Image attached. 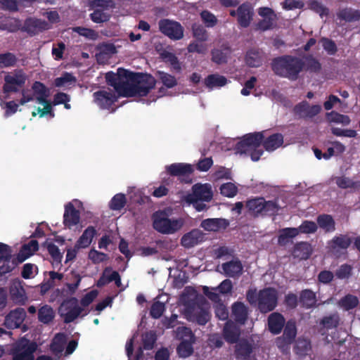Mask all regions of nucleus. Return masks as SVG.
<instances>
[{"label": "nucleus", "mask_w": 360, "mask_h": 360, "mask_svg": "<svg viewBox=\"0 0 360 360\" xmlns=\"http://www.w3.org/2000/svg\"><path fill=\"white\" fill-rule=\"evenodd\" d=\"M49 96V90L46 86L40 82H35L31 89H24L21 91V98L17 103L14 101L4 102L1 106L5 110V116L9 117L15 114L18 110L19 105H25L36 99L37 102L43 106V108H37L32 112L33 117L39 115L43 117L49 115L51 117H54L52 111V104L48 100Z\"/></svg>", "instance_id": "obj_1"}, {"label": "nucleus", "mask_w": 360, "mask_h": 360, "mask_svg": "<svg viewBox=\"0 0 360 360\" xmlns=\"http://www.w3.org/2000/svg\"><path fill=\"white\" fill-rule=\"evenodd\" d=\"M184 307L183 311L188 319L205 324L210 319L207 304L203 303V297L199 295L193 288H186L180 298Z\"/></svg>", "instance_id": "obj_2"}, {"label": "nucleus", "mask_w": 360, "mask_h": 360, "mask_svg": "<svg viewBox=\"0 0 360 360\" xmlns=\"http://www.w3.org/2000/svg\"><path fill=\"white\" fill-rule=\"evenodd\" d=\"M155 79L150 75H139L132 72L127 81V86L121 90L123 97L144 96L153 89Z\"/></svg>", "instance_id": "obj_3"}, {"label": "nucleus", "mask_w": 360, "mask_h": 360, "mask_svg": "<svg viewBox=\"0 0 360 360\" xmlns=\"http://www.w3.org/2000/svg\"><path fill=\"white\" fill-rule=\"evenodd\" d=\"M153 227L162 234L172 235L179 231L184 226V217H169L164 211L155 212L152 216Z\"/></svg>", "instance_id": "obj_4"}, {"label": "nucleus", "mask_w": 360, "mask_h": 360, "mask_svg": "<svg viewBox=\"0 0 360 360\" xmlns=\"http://www.w3.org/2000/svg\"><path fill=\"white\" fill-rule=\"evenodd\" d=\"M213 197L212 186L210 184H195L192 186L191 193L186 195L184 200L200 212L207 209L205 202H210Z\"/></svg>", "instance_id": "obj_5"}, {"label": "nucleus", "mask_w": 360, "mask_h": 360, "mask_svg": "<svg viewBox=\"0 0 360 360\" xmlns=\"http://www.w3.org/2000/svg\"><path fill=\"white\" fill-rule=\"evenodd\" d=\"M247 299L252 304H257L262 312L266 313L276 307L277 292L271 288L260 290L258 293L256 290H250L247 293Z\"/></svg>", "instance_id": "obj_6"}, {"label": "nucleus", "mask_w": 360, "mask_h": 360, "mask_svg": "<svg viewBox=\"0 0 360 360\" xmlns=\"http://www.w3.org/2000/svg\"><path fill=\"white\" fill-rule=\"evenodd\" d=\"M304 63L298 58L285 56L275 59L272 68L276 75L295 79L299 72L303 69Z\"/></svg>", "instance_id": "obj_7"}, {"label": "nucleus", "mask_w": 360, "mask_h": 360, "mask_svg": "<svg viewBox=\"0 0 360 360\" xmlns=\"http://www.w3.org/2000/svg\"><path fill=\"white\" fill-rule=\"evenodd\" d=\"M263 139L262 133L249 134L238 142L236 150L240 154H249L252 160L257 161L263 154L261 142Z\"/></svg>", "instance_id": "obj_8"}, {"label": "nucleus", "mask_w": 360, "mask_h": 360, "mask_svg": "<svg viewBox=\"0 0 360 360\" xmlns=\"http://www.w3.org/2000/svg\"><path fill=\"white\" fill-rule=\"evenodd\" d=\"M89 312L87 309L78 304V300L75 297L65 300L58 309V313L65 323H70L79 316H85Z\"/></svg>", "instance_id": "obj_9"}, {"label": "nucleus", "mask_w": 360, "mask_h": 360, "mask_svg": "<svg viewBox=\"0 0 360 360\" xmlns=\"http://www.w3.org/2000/svg\"><path fill=\"white\" fill-rule=\"evenodd\" d=\"M83 208L82 202L74 199L65 206L63 214V224L68 229L77 228L83 221L80 220L79 211Z\"/></svg>", "instance_id": "obj_10"}, {"label": "nucleus", "mask_w": 360, "mask_h": 360, "mask_svg": "<svg viewBox=\"0 0 360 360\" xmlns=\"http://www.w3.org/2000/svg\"><path fill=\"white\" fill-rule=\"evenodd\" d=\"M27 77L22 70H15L8 72L4 77V84L3 90L4 93L16 92L20 88L22 87Z\"/></svg>", "instance_id": "obj_11"}, {"label": "nucleus", "mask_w": 360, "mask_h": 360, "mask_svg": "<svg viewBox=\"0 0 360 360\" xmlns=\"http://www.w3.org/2000/svg\"><path fill=\"white\" fill-rule=\"evenodd\" d=\"M132 76V72H129L124 69H118L117 73L108 72L105 75V79L108 84L114 87V92L117 93L118 96L123 95L121 94V90L127 86V81Z\"/></svg>", "instance_id": "obj_12"}, {"label": "nucleus", "mask_w": 360, "mask_h": 360, "mask_svg": "<svg viewBox=\"0 0 360 360\" xmlns=\"http://www.w3.org/2000/svg\"><path fill=\"white\" fill-rule=\"evenodd\" d=\"M37 349V345L30 340L22 338L15 345L14 360H34L33 353Z\"/></svg>", "instance_id": "obj_13"}, {"label": "nucleus", "mask_w": 360, "mask_h": 360, "mask_svg": "<svg viewBox=\"0 0 360 360\" xmlns=\"http://www.w3.org/2000/svg\"><path fill=\"white\" fill-rule=\"evenodd\" d=\"M161 32L172 39L179 40L184 36V29L177 22L169 20H162L159 22Z\"/></svg>", "instance_id": "obj_14"}, {"label": "nucleus", "mask_w": 360, "mask_h": 360, "mask_svg": "<svg viewBox=\"0 0 360 360\" xmlns=\"http://www.w3.org/2000/svg\"><path fill=\"white\" fill-rule=\"evenodd\" d=\"M120 96L111 89H105L94 94V102L102 109H108Z\"/></svg>", "instance_id": "obj_15"}, {"label": "nucleus", "mask_w": 360, "mask_h": 360, "mask_svg": "<svg viewBox=\"0 0 360 360\" xmlns=\"http://www.w3.org/2000/svg\"><path fill=\"white\" fill-rule=\"evenodd\" d=\"M111 4V1L106 0L93 1L91 6L94 8V11L91 14L92 21L96 23L107 21L109 18V15L105 11Z\"/></svg>", "instance_id": "obj_16"}, {"label": "nucleus", "mask_w": 360, "mask_h": 360, "mask_svg": "<svg viewBox=\"0 0 360 360\" xmlns=\"http://www.w3.org/2000/svg\"><path fill=\"white\" fill-rule=\"evenodd\" d=\"M258 14L262 18L258 23V28L261 30L272 29L276 21V15L274 11L268 7H262L258 9Z\"/></svg>", "instance_id": "obj_17"}, {"label": "nucleus", "mask_w": 360, "mask_h": 360, "mask_svg": "<svg viewBox=\"0 0 360 360\" xmlns=\"http://www.w3.org/2000/svg\"><path fill=\"white\" fill-rule=\"evenodd\" d=\"M230 14L232 16L237 15L238 23L242 27H246L250 25L252 19L253 10L250 4H243L238 8L237 11H231Z\"/></svg>", "instance_id": "obj_18"}, {"label": "nucleus", "mask_w": 360, "mask_h": 360, "mask_svg": "<svg viewBox=\"0 0 360 360\" xmlns=\"http://www.w3.org/2000/svg\"><path fill=\"white\" fill-rule=\"evenodd\" d=\"M229 225L227 219L223 218H209L202 221L200 227L207 232H218L226 229Z\"/></svg>", "instance_id": "obj_19"}, {"label": "nucleus", "mask_w": 360, "mask_h": 360, "mask_svg": "<svg viewBox=\"0 0 360 360\" xmlns=\"http://www.w3.org/2000/svg\"><path fill=\"white\" fill-rule=\"evenodd\" d=\"M204 238L205 235L200 230L193 229L182 236L181 244L186 248H191L202 243Z\"/></svg>", "instance_id": "obj_20"}, {"label": "nucleus", "mask_w": 360, "mask_h": 360, "mask_svg": "<svg viewBox=\"0 0 360 360\" xmlns=\"http://www.w3.org/2000/svg\"><path fill=\"white\" fill-rule=\"evenodd\" d=\"M11 299L16 304H23L27 300V297L22 283L18 280L13 281L10 286Z\"/></svg>", "instance_id": "obj_21"}, {"label": "nucleus", "mask_w": 360, "mask_h": 360, "mask_svg": "<svg viewBox=\"0 0 360 360\" xmlns=\"http://www.w3.org/2000/svg\"><path fill=\"white\" fill-rule=\"evenodd\" d=\"M217 271L226 276L235 277L242 273L243 265L238 259H234L222 264L221 266H219Z\"/></svg>", "instance_id": "obj_22"}, {"label": "nucleus", "mask_w": 360, "mask_h": 360, "mask_svg": "<svg viewBox=\"0 0 360 360\" xmlns=\"http://www.w3.org/2000/svg\"><path fill=\"white\" fill-rule=\"evenodd\" d=\"M321 107L319 105H309L306 101H302L295 105L294 112L300 117H312L320 112Z\"/></svg>", "instance_id": "obj_23"}, {"label": "nucleus", "mask_w": 360, "mask_h": 360, "mask_svg": "<svg viewBox=\"0 0 360 360\" xmlns=\"http://www.w3.org/2000/svg\"><path fill=\"white\" fill-rule=\"evenodd\" d=\"M26 316L22 308L11 311L6 317L5 326L8 328H16L20 326Z\"/></svg>", "instance_id": "obj_24"}, {"label": "nucleus", "mask_w": 360, "mask_h": 360, "mask_svg": "<svg viewBox=\"0 0 360 360\" xmlns=\"http://www.w3.org/2000/svg\"><path fill=\"white\" fill-rule=\"evenodd\" d=\"M38 249V242L35 240H31L21 247L19 252L15 256V259L18 261V263H22L32 256Z\"/></svg>", "instance_id": "obj_25"}, {"label": "nucleus", "mask_w": 360, "mask_h": 360, "mask_svg": "<svg viewBox=\"0 0 360 360\" xmlns=\"http://www.w3.org/2000/svg\"><path fill=\"white\" fill-rule=\"evenodd\" d=\"M24 27L27 32L34 34L39 32L51 29V25L40 19L29 18L25 21Z\"/></svg>", "instance_id": "obj_26"}, {"label": "nucleus", "mask_w": 360, "mask_h": 360, "mask_svg": "<svg viewBox=\"0 0 360 360\" xmlns=\"http://www.w3.org/2000/svg\"><path fill=\"white\" fill-rule=\"evenodd\" d=\"M228 84V79L223 75L212 74L204 79V84L209 90L220 89Z\"/></svg>", "instance_id": "obj_27"}, {"label": "nucleus", "mask_w": 360, "mask_h": 360, "mask_svg": "<svg viewBox=\"0 0 360 360\" xmlns=\"http://www.w3.org/2000/svg\"><path fill=\"white\" fill-rule=\"evenodd\" d=\"M96 234V229L92 226H88L82 233V234L79 236L78 240L76 242V248H88L94 238Z\"/></svg>", "instance_id": "obj_28"}, {"label": "nucleus", "mask_w": 360, "mask_h": 360, "mask_svg": "<svg viewBox=\"0 0 360 360\" xmlns=\"http://www.w3.org/2000/svg\"><path fill=\"white\" fill-rule=\"evenodd\" d=\"M111 281H115L117 286H120L121 284V280L118 273L112 271L110 268H106L102 276L97 281L96 285L98 287H101Z\"/></svg>", "instance_id": "obj_29"}, {"label": "nucleus", "mask_w": 360, "mask_h": 360, "mask_svg": "<svg viewBox=\"0 0 360 360\" xmlns=\"http://www.w3.org/2000/svg\"><path fill=\"white\" fill-rule=\"evenodd\" d=\"M167 171L172 175L182 176L191 174L193 171V167L186 163H174L166 167Z\"/></svg>", "instance_id": "obj_30"}, {"label": "nucleus", "mask_w": 360, "mask_h": 360, "mask_svg": "<svg viewBox=\"0 0 360 360\" xmlns=\"http://www.w3.org/2000/svg\"><path fill=\"white\" fill-rule=\"evenodd\" d=\"M352 243V239L349 236H340L334 238L329 243L331 251L334 253L338 252L340 250L347 249Z\"/></svg>", "instance_id": "obj_31"}, {"label": "nucleus", "mask_w": 360, "mask_h": 360, "mask_svg": "<svg viewBox=\"0 0 360 360\" xmlns=\"http://www.w3.org/2000/svg\"><path fill=\"white\" fill-rule=\"evenodd\" d=\"M137 335H134L126 344L125 349L128 360H141L142 347L139 346L137 351L134 354V349L136 347Z\"/></svg>", "instance_id": "obj_32"}, {"label": "nucleus", "mask_w": 360, "mask_h": 360, "mask_svg": "<svg viewBox=\"0 0 360 360\" xmlns=\"http://www.w3.org/2000/svg\"><path fill=\"white\" fill-rule=\"evenodd\" d=\"M284 323L285 320L280 314L273 313L269 317V329L272 333L278 334L283 328Z\"/></svg>", "instance_id": "obj_33"}, {"label": "nucleus", "mask_w": 360, "mask_h": 360, "mask_svg": "<svg viewBox=\"0 0 360 360\" xmlns=\"http://www.w3.org/2000/svg\"><path fill=\"white\" fill-rule=\"evenodd\" d=\"M283 143V137L281 134H275L269 136L264 141V147L267 151H274Z\"/></svg>", "instance_id": "obj_34"}, {"label": "nucleus", "mask_w": 360, "mask_h": 360, "mask_svg": "<svg viewBox=\"0 0 360 360\" xmlns=\"http://www.w3.org/2000/svg\"><path fill=\"white\" fill-rule=\"evenodd\" d=\"M312 249L307 243H300L295 245L293 250V255L300 259H307L311 254Z\"/></svg>", "instance_id": "obj_35"}, {"label": "nucleus", "mask_w": 360, "mask_h": 360, "mask_svg": "<svg viewBox=\"0 0 360 360\" xmlns=\"http://www.w3.org/2000/svg\"><path fill=\"white\" fill-rule=\"evenodd\" d=\"M224 337L229 342H234L239 336V330L236 324L233 322H227L224 329Z\"/></svg>", "instance_id": "obj_36"}, {"label": "nucleus", "mask_w": 360, "mask_h": 360, "mask_svg": "<svg viewBox=\"0 0 360 360\" xmlns=\"http://www.w3.org/2000/svg\"><path fill=\"white\" fill-rule=\"evenodd\" d=\"M233 314L238 323H244L247 318V308L243 303L236 302L232 307Z\"/></svg>", "instance_id": "obj_37"}, {"label": "nucleus", "mask_w": 360, "mask_h": 360, "mask_svg": "<svg viewBox=\"0 0 360 360\" xmlns=\"http://www.w3.org/2000/svg\"><path fill=\"white\" fill-rule=\"evenodd\" d=\"M299 234L297 228H285L280 231L278 242L281 245L288 243L292 238Z\"/></svg>", "instance_id": "obj_38"}, {"label": "nucleus", "mask_w": 360, "mask_h": 360, "mask_svg": "<svg viewBox=\"0 0 360 360\" xmlns=\"http://www.w3.org/2000/svg\"><path fill=\"white\" fill-rule=\"evenodd\" d=\"M54 317L55 312L51 306L45 304L39 309L38 318L43 323H50Z\"/></svg>", "instance_id": "obj_39"}, {"label": "nucleus", "mask_w": 360, "mask_h": 360, "mask_svg": "<svg viewBox=\"0 0 360 360\" xmlns=\"http://www.w3.org/2000/svg\"><path fill=\"white\" fill-rule=\"evenodd\" d=\"M300 302L304 307L310 308L316 304V297L314 292L310 290H304L300 294Z\"/></svg>", "instance_id": "obj_40"}, {"label": "nucleus", "mask_w": 360, "mask_h": 360, "mask_svg": "<svg viewBox=\"0 0 360 360\" xmlns=\"http://www.w3.org/2000/svg\"><path fill=\"white\" fill-rule=\"evenodd\" d=\"M338 304L344 310H349L359 304V299L355 295L348 294L339 301Z\"/></svg>", "instance_id": "obj_41"}, {"label": "nucleus", "mask_w": 360, "mask_h": 360, "mask_svg": "<svg viewBox=\"0 0 360 360\" xmlns=\"http://www.w3.org/2000/svg\"><path fill=\"white\" fill-rule=\"evenodd\" d=\"M67 338L64 334H57L51 343V349L56 354L60 353L64 349V346L66 343Z\"/></svg>", "instance_id": "obj_42"}, {"label": "nucleus", "mask_w": 360, "mask_h": 360, "mask_svg": "<svg viewBox=\"0 0 360 360\" xmlns=\"http://www.w3.org/2000/svg\"><path fill=\"white\" fill-rule=\"evenodd\" d=\"M264 199L262 198H255L249 200L247 202L248 210L254 214H263L264 215Z\"/></svg>", "instance_id": "obj_43"}, {"label": "nucleus", "mask_w": 360, "mask_h": 360, "mask_svg": "<svg viewBox=\"0 0 360 360\" xmlns=\"http://www.w3.org/2000/svg\"><path fill=\"white\" fill-rule=\"evenodd\" d=\"M75 77L70 73H65L55 79V85L62 88H69L75 85Z\"/></svg>", "instance_id": "obj_44"}, {"label": "nucleus", "mask_w": 360, "mask_h": 360, "mask_svg": "<svg viewBox=\"0 0 360 360\" xmlns=\"http://www.w3.org/2000/svg\"><path fill=\"white\" fill-rule=\"evenodd\" d=\"M246 63L251 67H258L262 63V56L257 50H250L245 57Z\"/></svg>", "instance_id": "obj_45"}, {"label": "nucleus", "mask_w": 360, "mask_h": 360, "mask_svg": "<svg viewBox=\"0 0 360 360\" xmlns=\"http://www.w3.org/2000/svg\"><path fill=\"white\" fill-rule=\"evenodd\" d=\"M326 118L328 122L337 124H341L344 126L350 123V119L348 116L339 114L335 111L327 113Z\"/></svg>", "instance_id": "obj_46"}, {"label": "nucleus", "mask_w": 360, "mask_h": 360, "mask_svg": "<svg viewBox=\"0 0 360 360\" xmlns=\"http://www.w3.org/2000/svg\"><path fill=\"white\" fill-rule=\"evenodd\" d=\"M157 74L158 79L166 88L171 89L177 84V80L174 76L162 71H158Z\"/></svg>", "instance_id": "obj_47"}, {"label": "nucleus", "mask_w": 360, "mask_h": 360, "mask_svg": "<svg viewBox=\"0 0 360 360\" xmlns=\"http://www.w3.org/2000/svg\"><path fill=\"white\" fill-rule=\"evenodd\" d=\"M319 226L326 231H333L335 230V222L330 215H321L318 217Z\"/></svg>", "instance_id": "obj_48"}, {"label": "nucleus", "mask_w": 360, "mask_h": 360, "mask_svg": "<svg viewBox=\"0 0 360 360\" xmlns=\"http://www.w3.org/2000/svg\"><path fill=\"white\" fill-rule=\"evenodd\" d=\"M296 333L297 331L295 323L292 321L288 322L283 333V339L285 342V344L291 343L295 338Z\"/></svg>", "instance_id": "obj_49"}, {"label": "nucleus", "mask_w": 360, "mask_h": 360, "mask_svg": "<svg viewBox=\"0 0 360 360\" xmlns=\"http://www.w3.org/2000/svg\"><path fill=\"white\" fill-rule=\"evenodd\" d=\"M126 204V197L122 193L116 194L110 200L109 207L112 210H120Z\"/></svg>", "instance_id": "obj_50"}, {"label": "nucleus", "mask_w": 360, "mask_h": 360, "mask_svg": "<svg viewBox=\"0 0 360 360\" xmlns=\"http://www.w3.org/2000/svg\"><path fill=\"white\" fill-rule=\"evenodd\" d=\"M212 60L218 64L225 63L230 54V50L227 48L221 49H214L212 51Z\"/></svg>", "instance_id": "obj_51"}, {"label": "nucleus", "mask_w": 360, "mask_h": 360, "mask_svg": "<svg viewBox=\"0 0 360 360\" xmlns=\"http://www.w3.org/2000/svg\"><path fill=\"white\" fill-rule=\"evenodd\" d=\"M220 193L227 198H233L238 193L237 186L231 182L223 184L220 188Z\"/></svg>", "instance_id": "obj_52"}, {"label": "nucleus", "mask_w": 360, "mask_h": 360, "mask_svg": "<svg viewBox=\"0 0 360 360\" xmlns=\"http://www.w3.org/2000/svg\"><path fill=\"white\" fill-rule=\"evenodd\" d=\"M207 45L204 44L203 41L198 40L191 42L188 46V51L190 53L205 54L207 53Z\"/></svg>", "instance_id": "obj_53"}, {"label": "nucleus", "mask_w": 360, "mask_h": 360, "mask_svg": "<svg viewBox=\"0 0 360 360\" xmlns=\"http://www.w3.org/2000/svg\"><path fill=\"white\" fill-rule=\"evenodd\" d=\"M38 273V268L36 265L30 263L24 264L22 271V276L25 279L34 278Z\"/></svg>", "instance_id": "obj_54"}, {"label": "nucleus", "mask_w": 360, "mask_h": 360, "mask_svg": "<svg viewBox=\"0 0 360 360\" xmlns=\"http://www.w3.org/2000/svg\"><path fill=\"white\" fill-rule=\"evenodd\" d=\"M193 342L181 341L177 348L178 354L181 357H187L193 352L192 344Z\"/></svg>", "instance_id": "obj_55"}, {"label": "nucleus", "mask_w": 360, "mask_h": 360, "mask_svg": "<svg viewBox=\"0 0 360 360\" xmlns=\"http://www.w3.org/2000/svg\"><path fill=\"white\" fill-rule=\"evenodd\" d=\"M338 16L345 20L351 21L359 18L360 13L350 8H346L339 12Z\"/></svg>", "instance_id": "obj_56"}, {"label": "nucleus", "mask_w": 360, "mask_h": 360, "mask_svg": "<svg viewBox=\"0 0 360 360\" xmlns=\"http://www.w3.org/2000/svg\"><path fill=\"white\" fill-rule=\"evenodd\" d=\"M311 349L310 343L307 340L299 339L295 345V352L299 355H305Z\"/></svg>", "instance_id": "obj_57"}, {"label": "nucleus", "mask_w": 360, "mask_h": 360, "mask_svg": "<svg viewBox=\"0 0 360 360\" xmlns=\"http://www.w3.org/2000/svg\"><path fill=\"white\" fill-rule=\"evenodd\" d=\"M98 293L97 290H93L85 294L80 300L81 307L87 309V307L98 297Z\"/></svg>", "instance_id": "obj_58"}, {"label": "nucleus", "mask_w": 360, "mask_h": 360, "mask_svg": "<svg viewBox=\"0 0 360 360\" xmlns=\"http://www.w3.org/2000/svg\"><path fill=\"white\" fill-rule=\"evenodd\" d=\"M176 336L182 340V341L193 342V335L191 330L184 326H181L177 328Z\"/></svg>", "instance_id": "obj_59"}, {"label": "nucleus", "mask_w": 360, "mask_h": 360, "mask_svg": "<svg viewBox=\"0 0 360 360\" xmlns=\"http://www.w3.org/2000/svg\"><path fill=\"white\" fill-rule=\"evenodd\" d=\"M335 184L341 188H355L357 183L346 176H338L335 178Z\"/></svg>", "instance_id": "obj_60"}, {"label": "nucleus", "mask_w": 360, "mask_h": 360, "mask_svg": "<svg viewBox=\"0 0 360 360\" xmlns=\"http://www.w3.org/2000/svg\"><path fill=\"white\" fill-rule=\"evenodd\" d=\"M345 150V146L341 143L336 141L333 143V147L328 148V155L324 154L323 157L325 159H328L333 155H339L344 153Z\"/></svg>", "instance_id": "obj_61"}, {"label": "nucleus", "mask_w": 360, "mask_h": 360, "mask_svg": "<svg viewBox=\"0 0 360 360\" xmlns=\"http://www.w3.org/2000/svg\"><path fill=\"white\" fill-rule=\"evenodd\" d=\"M214 180L229 179L231 178V173L229 169L220 167L216 169L212 174Z\"/></svg>", "instance_id": "obj_62"}, {"label": "nucleus", "mask_w": 360, "mask_h": 360, "mask_svg": "<svg viewBox=\"0 0 360 360\" xmlns=\"http://www.w3.org/2000/svg\"><path fill=\"white\" fill-rule=\"evenodd\" d=\"M16 58L12 53L0 54V68L12 66L15 64Z\"/></svg>", "instance_id": "obj_63"}, {"label": "nucleus", "mask_w": 360, "mask_h": 360, "mask_svg": "<svg viewBox=\"0 0 360 360\" xmlns=\"http://www.w3.org/2000/svg\"><path fill=\"white\" fill-rule=\"evenodd\" d=\"M165 309L162 302L155 301L151 307L150 314L155 319L160 318Z\"/></svg>", "instance_id": "obj_64"}]
</instances>
